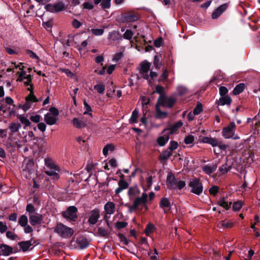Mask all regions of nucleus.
Instances as JSON below:
<instances>
[{
  "label": "nucleus",
  "instance_id": "nucleus-60",
  "mask_svg": "<svg viewBox=\"0 0 260 260\" xmlns=\"http://www.w3.org/2000/svg\"><path fill=\"white\" fill-rule=\"evenodd\" d=\"M178 147V143L176 141H172L170 142V146L168 148L172 152L173 150H176Z\"/></svg>",
  "mask_w": 260,
  "mask_h": 260
},
{
  "label": "nucleus",
  "instance_id": "nucleus-56",
  "mask_svg": "<svg viewBox=\"0 0 260 260\" xmlns=\"http://www.w3.org/2000/svg\"><path fill=\"white\" fill-rule=\"evenodd\" d=\"M203 111L202 105L198 103L193 110V113L195 115L199 114Z\"/></svg>",
  "mask_w": 260,
  "mask_h": 260
},
{
  "label": "nucleus",
  "instance_id": "nucleus-24",
  "mask_svg": "<svg viewBox=\"0 0 260 260\" xmlns=\"http://www.w3.org/2000/svg\"><path fill=\"white\" fill-rule=\"evenodd\" d=\"M22 64V63H20L18 64H15V67L16 69L19 68V69L21 70L20 72H18L17 74H18L19 76L17 79V81L19 82H22L23 80L26 79V76L27 75H26V72L23 70V67H21L20 65Z\"/></svg>",
  "mask_w": 260,
  "mask_h": 260
},
{
  "label": "nucleus",
  "instance_id": "nucleus-40",
  "mask_svg": "<svg viewBox=\"0 0 260 260\" xmlns=\"http://www.w3.org/2000/svg\"><path fill=\"white\" fill-rule=\"evenodd\" d=\"M245 88V84L244 83H240L236 86L234 88L233 93L234 95H238L241 93Z\"/></svg>",
  "mask_w": 260,
  "mask_h": 260
},
{
  "label": "nucleus",
  "instance_id": "nucleus-49",
  "mask_svg": "<svg viewBox=\"0 0 260 260\" xmlns=\"http://www.w3.org/2000/svg\"><path fill=\"white\" fill-rule=\"evenodd\" d=\"M94 89L100 94L104 93L105 90V86L103 84H98L94 86Z\"/></svg>",
  "mask_w": 260,
  "mask_h": 260
},
{
  "label": "nucleus",
  "instance_id": "nucleus-16",
  "mask_svg": "<svg viewBox=\"0 0 260 260\" xmlns=\"http://www.w3.org/2000/svg\"><path fill=\"white\" fill-rule=\"evenodd\" d=\"M168 130V128L164 129L162 132V134H164V135L162 136H159L157 139V142L159 146H165L169 141L170 139V136L169 135V133H167Z\"/></svg>",
  "mask_w": 260,
  "mask_h": 260
},
{
  "label": "nucleus",
  "instance_id": "nucleus-1",
  "mask_svg": "<svg viewBox=\"0 0 260 260\" xmlns=\"http://www.w3.org/2000/svg\"><path fill=\"white\" fill-rule=\"evenodd\" d=\"M147 199V194L143 192L141 197L134 199L133 204L128 206L129 211L131 213L136 211L141 212L143 208H145V210H147L148 206L146 205Z\"/></svg>",
  "mask_w": 260,
  "mask_h": 260
},
{
  "label": "nucleus",
  "instance_id": "nucleus-9",
  "mask_svg": "<svg viewBox=\"0 0 260 260\" xmlns=\"http://www.w3.org/2000/svg\"><path fill=\"white\" fill-rule=\"evenodd\" d=\"M46 11L52 13H57L64 10L66 6L62 2H59L54 4H47L45 6Z\"/></svg>",
  "mask_w": 260,
  "mask_h": 260
},
{
  "label": "nucleus",
  "instance_id": "nucleus-48",
  "mask_svg": "<svg viewBox=\"0 0 260 260\" xmlns=\"http://www.w3.org/2000/svg\"><path fill=\"white\" fill-rule=\"evenodd\" d=\"M230 166H229L226 164L222 165L219 168L218 171L222 175L226 173L230 170Z\"/></svg>",
  "mask_w": 260,
  "mask_h": 260
},
{
  "label": "nucleus",
  "instance_id": "nucleus-22",
  "mask_svg": "<svg viewBox=\"0 0 260 260\" xmlns=\"http://www.w3.org/2000/svg\"><path fill=\"white\" fill-rule=\"evenodd\" d=\"M13 252V248L6 244H2L0 246V254L4 256H8Z\"/></svg>",
  "mask_w": 260,
  "mask_h": 260
},
{
  "label": "nucleus",
  "instance_id": "nucleus-23",
  "mask_svg": "<svg viewBox=\"0 0 260 260\" xmlns=\"http://www.w3.org/2000/svg\"><path fill=\"white\" fill-rule=\"evenodd\" d=\"M108 39L109 42H115L121 39L120 32L117 30H113L109 32Z\"/></svg>",
  "mask_w": 260,
  "mask_h": 260
},
{
  "label": "nucleus",
  "instance_id": "nucleus-2",
  "mask_svg": "<svg viewBox=\"0 0 260 260\" xmlns=\"http://www.w3.org/2000/svg\"><path fill=\"white\" fill-rule=\"evenodd\" d=\"M54 233L63 238L71 237L74 234V230L61 223H57L54 229Z\"/></svg>",
  "mask_w": 260,
  "mask_h": 260
},
{
  "label": "nucleus",
  "instance_id": "nucleus-46",
  "mask_svg": "<svg viewBox=\"0 0 260 260\" xmlns=\"http://www.w3.org/2000/svg\"><path fill=\"white\" fill-rule=\"evenodd\" d=\"M18 223L22 227L28 224V218L26 215H22L18 219Z\"/></svg>",
  "mask_w": 260,
  "mask_h": 260
},
{
  "label": "nucleus",
  "instance_id": "nucleus-57",
  "mask_svg": "<svg viewBox=\"0 0 260 260\" xmlns=\"http://www.w3.org/2000/svg\"><path fill=\"white\" fill-rule=\"evenodd\" d=\"M84 108L85 109L86 111L83 113L84 115L86 114H89L90 116L92 115L91 112V108L90 106L87 103V102L84 101Z\"/></svg>",
  "mask_w": 260,
  "mask_h": 260
},
{
  "label": "nucleus",
  "instance_id": "nucleus-25",
  "mask_svg": "<svg viewBox=\"0 0 260 260\" xmlns=\"http://www.w3.org/2000/svg\"><path fill=\"white\" fill-rule=\"evenodd\" d=\"M94 4L96 5L100 4L103 10L109 9L111 7V0H94Z\"/></svg>",
  "mask_w": 260,
  "mask_h": 260
},
{
  "label": "nucleus",
  "instance_id": "nucleus-12",
  "mask_svg": "<svg viewBox=\"0 0 260 260\" xmlns=\"http://www.w3.org/2000/svg\"><path fill=\"white\" fill-rule=\"evenodd\" d=\"M88 223L90 225L96 224L99 219L100 218V211L98 209H94L91 210L88 214Z\"/></svg>",
  "mask_w": 260,
  "mask_h": 260
},
{
  "label": "nucleus",
  "instance_id": "nucleus-64",
  "mask_svg": "<svg viewBox=\"0 0 260 260\" xmlns=\"http://www.w3.org/2000/svg\"><path fill=\"white\" fill-rule=\"evenodd\" d=\"M194 140V137L192 135H188L184 139V143L186 144L192 143Z\"/></svg>",
  "mask_w": 260,
  "mask_h": 260
},
{
  "label": "nucleus",
  "instance_id": "nucleus-32",
  "mask_svg": "<svg viewBox=\"0 0 260 260\" xmlns=\"http://www.w3.org/2000/svg\"><path fill=\"white\" fill-rule=\"evenodd\" d=\"M217 204L227 210L230 208L232 203L229 202L225 198L223 197L218 201Z\"/></svg>",
  "mask_w": 260,
  "mask_h": 260
},
{
  "label": "nucleus",
  "instance_id": "nucleus-29",
  "mask_svg": "<svg viewBox=\"0 0 260 260\" xmlns=\"http://www.w3.org/2000/svg\"><path fill=\"white\" fill-rule=\"evenodd\" d=\"M219 140L216 138L205 137L202 139V142L204 143H207L211 145L213 147H215L219 145Z\"/></svg>",
  "mask_w": 260,
  "mask_h": 260
},
{
  "label": "nucleus",
  "instance_id": "nucleus-45",
  "mask_svg": "<svg viewBox=\"0 0 260 260\" xmlns=\"http://www.w3.org/2000/svg\"><path fill=\"white\" fill-rule=\"evenodd\" d=\"M21 124L18 122H13L10 124L9 129L12 133H16L21 128Z\"/></svg>",
  "mask_w": 260,
  "mask_h": 260
},
{
  "label": "nucleus",
  "instance_id": "nucleus-59",
  "mask_svg": "<svg viewBox=\"0 0 260 260\" xmlns=\"http://www.w3.org/2000/svg\"><path fill=\"white\" fill-rule=\"evenodd\" d=\"M153 63L156 69H159L161 66V63L160 62L159 57L158 55H155L154 58Z\"/></svg>",
  "mask_w": 260,
  "mask_h": 260
},
{
  "label": "nucleus",
  "instance_id": "nucleus-62",
  "mask_svg": "<svg viewBox=\"0 0 260 260\" xmlns=\"http://www.w3.org/2000/svg\"><path fill=\"white\" fill-rule=\"evenodd\" d=\"M26 53L32 59H36L37 60L39 59V57L36 53H35L34 52H32L31 50H26Z\"/></svg>",
  "mask_w": 260,
  "mask_h": 260
},
{
  "label": "nucleus",
  "instance_id": "nucleus-4",
  "mask_svg": "<svg viewBox=\"0 0 260 260\" xmlns=\"http://www.w3.org/2000/svg\"><path fill=\"white\" fill-rule=\"evenodd\" d=\"M186 185L185 182L182 180H177L174 176L170 175L167 178V185L169 189H182Z\"/></svg>",
  "mask_w": 260,
  "mask_h": 260
},
{
  "label": "nucleus",
  "instance_id": "nucleus-44",
  "mask_svg": "<svg viewBox=\"0 0 260 260\" xmlns=\"http://www.w3.org/2000/svg\"><path fill=\"white\" fill-rule=\"evenodd\" d=\"M114 150V146L112 144L106 145L103 149V154L106 156L108 154L109 151L112 152Z\"/></svg>",
  "mask_w": 260,
  "mask_h": 260
},
{
  "label": "nucleus",
  "instance_id": "nucleus-54",
  "mask_svg": "<svg viewBox=\"0 0 260 260\" xmlns=\"http://www.w3.org/2000/svg\"><path fill=\"white\" fill-rule=\"evenodd\" d=\"M31 107V103L25 101V103L23 104H20L19 108L22 109L24 112L27 111Z\"/></svg>",
  "mask_w": 260,
  "mask_h": 260
},
{
  "label": "nucleus",
  "instance_id": "nucleus-41",
  "mask_svg": "<svg viewBox=\"0 0 260 260\" xmlns=\"http://www.w3.org/2000/svg\"><path fill=\"white\" fill-rule=\"evenodd\" d=\"M97 233L101 237H107L109 235L110 232L107 229L100 226L98 228Z\"/></svg>",
  "mask_w": 260,
  "mask_h": 260
},
{
  "label": "nucleus",
  "instance_id": "nucleus-6",
  "mask_svg": "<svg viewBox=\"0 0 260 260\" xmlns=\"http://www.w3.org/2000/svg\"><path fill=\"white\" fill-rule=\"evenodd\" d=\"M188 186L191 188L190 191L193 193L200 195L203 192V184L198 178H195L191 179Z\"/></svg>",
  "mask_w": 260,
  "mask_h": 260
},
{
  "label": "nucleus",
  "instance_id": "nucleus-47",
  "mask_svg": "<svg viewBox=\"0 0 260 260\" xmlns=\"http://www.w3.org/2000/svg\"><path fill=\"white\" fill-rule=\"evenodd\" d=\"M243 206V202L241 201L235 202L233 205V210L235 211H239Z\"/></svg>",
  "mask_w": 260,
  "mask_h": 260
},
{
  "label": "nucleus",
  "instance_id": "nucleus-42",
  "mask_svg": "<svg viewBox=\"0 0 260 260\" xmlns=\"http://www.w3.org/2000/svg\"><path fill=\"white\" fill-rule=\"evenodd\" d=\"M25 101L31 103V104L33 103H36L39 101V100L37 98V97L34 94V92H31V93H29V94L25 97Z\"/></svg>",
  "mask_w": 260,
  "mask_h": 260
},
{
  "label": "nucleus",
  "instance_id": "nucleus-19",
  "mask_svg": "<svg viewBox=\"0 0 260 260\" xmlns=\"http://www.w3.org/2000/svg\"><path fill=\"white\" fill-rule=\"evenodd\" d=\"M183 125V122L181 121H178L176 123H175L173 125L171 126L170 127H168V130L167 131V133H169V135L170 134H177L179 132V128Z\"/></svg>",
  "mask_w": 260,
  "mask_h": 260
},
{
  "label": "nucleus",
  "instance_id": "nucleus-18",
  "mask_svg": "<svg viewBox=\"0 0 260 260\" xmlns=\"http://www.w3.org/2000/svg\"><path fill=\"white\" fill-rule=\"evenodd\" d=\"M140 190L137 186L129 187L127 192L128 196L131 200L140 197Z\"/></svg>",
  "mask_w": 260,
  "mask_h": 260
},
{
  "label": "nucleus",
  "instance_id": "nucleus-13",
  "mask_svg": "<svg viewBox=\"0 0 260 260\" xmlns=\"http://www.w3.org/2000/svg\"><path fill=\"white\" fill-rule=\"evenodd\" d=\"M140 72L142 75L145 79L149 80V76L148 74L150 70L151 64L147 61H144L140 64Z\"/></svg>",
  "mask_w": 260,
  "mask_h": 260
},
{
  "label": "nucleus",
  "instance_id": "nucleus-26",
  "mask_svg": "<svg viewBox=\"0 0 260 260\" xmlns=\"http://www.w3.org/2000/svg\"><path fill=\"white\" fill-rule=\"evenodd\" d=\"M115 209V204L112 202H108L104 205V210L107 215L114 213Z\"/></svg>",
  "mask_w": 260,
  "mask_h": 260
},
{
  "label": "nucleus",
  "instance_id": "nucleus-52",
  "mask_svg": "<svg viewBox=\"0 0 260 260\" xmlns=\"http://www.w3.org/2000/svg\"><path fill=\"white\" fill-rule=\"evenodd\" d=\"M155 227L152 223H149L145 228V233L146 235L148 236L150 233L153 232Z\"/></svg>",
  "mask_w": 260,
  "mask_h": 260
},
{
  "label": "nucleus",
  "instance_id": "nucleus-50",
  "mask_svg": "<svg viewBox=\"0 0 260 260\" xmlns=\"http://www.w3.org/2000/svg\"><path fill=\"white\" fill-rule=\"evenodd\" d=\"M26 211L28 213V216L30 215L34 214L35 213V208L31 204H28L26 207Z\"/></svg>",
  "mask_w": 260,
  "mask_h": 260
},
{
  "label": "nucleus",
  "instance_id": "nucleus-55",
  "mask_svg": "<svg viewBox=\"0 0 260 260\" xmlns=\"http://www.w3.org/2000/svg\"><path fill=\"white\" fill-rule=\"evenodd\" d=\"M123 57V52L122 51H119L116 52L114 57H113L112 61L118 62Z\"/></svg>",
  "mask_w": 260,
  "mask_h": 260
},
{
  "label": "nucleus",
  "instance_id": "nucleus-58",
  "mask_svg": "<svg viewBox=\"0 0 260 260\" xmlns=\"http://www.w3.org/2000/svg\"><path fill=\"white\" fill-rule=\"evenodd\" d=\"M82 7L84 9L92 10L94 8V5L91 2H86L83 3Z\"/></svg>",
  "mask_w": 260,
  "mask_h": 260
},
{
  "label": "nucleus",
  "instance_id": "nucleus-31",
  "mask_svg": "<svg viewBox=\"0 0 260 260\" xmlns=\"http://www.w3.org/2000/svg\"><path fill=\"white\" fill-rule=\"evenodd\" d=\"M76 243L79 247L81 249L86 248L89 245V243L86 238L80 237L77 239Z\"/></svg>",
  "mask_w": 260,
  "mask_h": 260
},
{
  "label": "nucleus",
  "instance_id": "nucleus-43",
  "mask_svg": "<svg viewBox=\"0 0 260 260\" xmlns=\"http://www.w3.org/2000/svg\"><path fill=\"white\" fill-rule=\"evenodd\" d=\"M60 171V169L59 170H56L55 169H50L48 170H46L45 171V173L50 176H52L55 179H57L59 177V175L58 172Z\"/></svg>",
  "mask_w": 260,
  "mask_h": 260
},
{
  "label": "nucleus",
  "instance_id": "nucleus-37",
  "mask_svg": "<svg viewBox=\"0 0 260 260\" xmlns=\"http://www.w3.org/2000/svg\"><path fill=\"white\" fill-rule=\"evenodd\" d=\"M18 245L23 252H25L27 251L30 248V247L31 246V241H22L18 243Z\"/></svg>",
  "mask_w": 260,
  "mask_h": 260
},
{
  "label": "nucleus",
  "instance_id": "nucleus-14",
  "mask_svg": "<svg viewBox=\"0 0 260 260\" xmlns=\"http://www.w3.org/2000/svg\"><path fill=\"white\" fill-rule=\"evenodd\" d=\"M43 219V215L38 213H35L32 215L31 214L29 216V223L32 226L41 224Z\"/></svg>",
  "mask_w": 260,
  "mask_h": 260
},
{
  "label": "nucleus",
  "instance_id": "nucleus-36",
  "mask_svg": "<svg viewBox=\"0 0 260 260\" xmlns=\"http://www.w3.org/2000/svg\"><path fill=\"white\" fill-rule=\"evenodd\" d=\"M231 102V98L228 95H224L220 97L218 101V105L220 106L224 105H230Z\"/></svg>",
  "mask_w": 260,
  "mask_h": 260
},
{
  "label": "nucleus",
  "instance_id": "nucleus-53",
  "mask_svg": "<svg viewBox=\"0 0 260 260\" xmlns=\"http://www.w3.org/2000/svg\"><path fill=\"white\" fill-rule=\"evenodd\" d=\"M91 32L94 36H100L104 34V29L102 28H92Z\"/></svg>",
  "mask_w": 260,
  "mask_h": 260
},
{
  "label": "nucleus",
  "instance_id": "nucleus-20",
  "mask_svg": "<svg viewBox=\"0 0 260 260\" xmlns=\"http://www.w3.org/2000/svg\"><path fill=\"white\" fill-rule=\"evenodd\" d=\"M118 187L115 189V196L118 195L123 190L128 187V183L123 179H120L118 182Z\"/></svg>",
  "mask_w": 260,
  "mask_h": 260
},
{
  "label": "nucleus",
  "instance_id": "nucleus-51",
  "mask_svg": "<svg viewBox=\"0 0 260 260\" xmlns=\"http://www.w3.org/2000/svg\"><path fill=\"white\" fill-rule=\"evenodd\" d=\"M134 36V33L131 29H126L125 32L123 35L124 39L128 40H130L132 39Z\"/></svg>",
  "mask_w": 260,
  "mask_h": 260
},
{
  "label": "nucleus",
  "instance_id": "nucleus-34",
  "mask_svg": "<svg viewBox=\"0 0 260 260\" xmlns=\"http://www.w3.org/2000/svg\"><path fill=\"white\" fill-rule=\"evenodd\" d=\"M45 165L50 169H55L59 170V167L57 166L54 161L49 158H45Z\"/></svg>",
  "mask_w": 260,
  "mask_h": 260
},
{
  "label": "nucleus",
  "instance_id": "nucleus-8",
  "mask_svg": "<svg viewBox=\"0 0 260 260\" xmlns=\"http://www.w3.org/2000/svg\"><path fill=\"white\" fill-rule=\"evenodd\" d=\"M176 102V99L172 96H166L161 95L159 96L157 104L166 108H172Z\"/></svg>",
  "mask_w": 260,
  "mask_h": 260
},
{
  "label": "nucleus",
  "instance_id": "nucleus-10",
  "mask_svg": "<svg viewBox=\"0 0 260 260\" xmlns=\"http://www.w3.org/2000/svg\"><path fill=\"white\" fill-rule=\"evenodd\" d=\"M123 20L126 23L136 22L141 18L140 14L136 11H129L123 15Z\"/></svg>",
  "mask_w": 260,
  "mask_h": 260
},
{
  "label": "nucleus",
  "instance_id": "nucleus-7",
  "mask_svg": "<svg viewBox=\"0 0 260 260\" xmlns=\"http://www.w3.org/2000/svg\"><path fill=\"white\" fill-rule=\"evenodd\" d=\"M152 172L147 171L143 173L141 178V183L144 190L149 189L152 184Z\"/></svg>",
  "mask_w": 260,
  "mask_h": 260
},
{
  "label": "nucleus",
  "instance_id": "nucleus-35",
  "mask_svg": "<svg viewBox=\"0 0 260 260\" xmlns=\"http://www.w3.org/2000/svg\"><path fill=\"white\" fill-rule=\"evenodd\" d=\"M172 155V152L168 148L162 152L161 154L159 155V159L161 161L167 160Z\"/></svg>",
  "mask_w": 260,
  "mask_h": 260
},
{
  "label": "nucleus",
  "instance_id": "nucleus-30",
  "mask_svg": "<svg viewBox=\"0 0 260 260\" xmlns=\"http://www.w3.org/2000/svg\"><path fill=\"white\" fill-rule=\"evenodd\" d=\"M17 118L24 125V129H26L27 127L29 126L31 124L29 120L25 114L17 115Z\"/></svg>",
  "mask_w": 260,
  "mask_h": 260
},
{
  "label": "nucleus",
  "instance_id": "nucleus-28",
  "mask_svg": "<svg viewBox=\"0 0 260 260\" xmlns=\"http://www.w3.org/2000/svg\"><path fill=\"white\" fill-rule=\"evenodd\" d=\"M72 123L77 128H82L86 126V122L82 118H74L72 120Z\"/></svg>",
  "mask_w": 260,
  "mask_h": 260
},
{
  "label": "nucleus",
  "instance_id": "nucleus-17",
  "mask_svg": "<svg viewBox=\"0 0 260 260\" xmlns=\"http://www.w3.org/2000/svg\"><path fill=\"white\" fill-rule=\"evenodd\" d=\"M228 4H223L217 8L213 12L212 14V18L214 19H217L228 8Z\"/></svg>",
  "mask_w": 260,
  "mask_h": 260
},
{
  "label": "nucleus",
  "instance_id": "nucleus-33",
  "mask_svg": "<svg viewBox=\"0 0 260 260\" xmlns=\"http://www.w3.org/2000/svg\"><path fill=\"white\" fill-rule=\"evenodd\" d=\"M160 106L156 104V117L157 118L164 119L167 117L168 113L166 111H162L160 109Z\"/></svg>",
  "mask_w": 260,
  "mask_h": 260
},
{
  "label": "nucleus",
  "instance_id": "nucleus-39",
  "mask_svg": "<svg viewBox=\"0 0 260 260\" xmlns=\"http://www.w3.org/2000/svg\"><path fill=\"white\" fill-rule=\"evenodd\" d=\"M218 226L223 229L231 228L233 226V223L229 220H224L220 221L218 225Z\"/></svg>",
  "mask_w": 260,
  "mask_h": 260
},
{
  "label": "nucleus",
  "instance_id": "nucleus-61",
  "mask_svg": "<svg viewBox=\"0 0 260 260\" xmlns=\"http://www.w3.org/2000/svg\"><path fill=\"white\" fill-rule=\"evenodd\" d=\"M127 223L125 221H117L116 222L115 226L118 229H121L126 227Z\"/></svg>",
  "mask_w": 260,
  "mask_h": 260
},
{
  "label": "nucleus",
  "instance_id": "nucleus-38",
  "mask_svg": "<svg viewBox=\"0 0 260 260\" xmlns=\"http://www.w3.org/2000/svg\"><path fill=\"white\" fill-rule=\"evenodd\" d=\"M139 116V111L135 109L132 112L131 118L129 119V122L131 124L137 123Z\"/></svg>",
  "mask_w": 260,
  "mask_h": 260
},
{
  "label": "nucleus",
  "instance_id": "nucleus-15",
  "mask_svg": "<svg viewBox=\"0 0 260 260\" xmlns=\"http://www.w3.org/2000/svg\"><path fill=\"white\" fill-rule=\"evenodd\" d=\"M159 207L163 209L165 213L169 212L171 208V203L170 200L166 197L161 199L159 202Z\"/></svg>",
  "mask_w": 260,
  "mask_h": 260
},
{
  "label": "nucleus",
  "instance_id": "nucleus-27",
  "mask_svg": "<svg viewBox=\"0 0 260 260\" xmlns=\"http://www.w3.org/2000/svg\"><path fill=\"white\" fill-rule=\"evenodd\" d=\"M44 120L48 125L55 124L57 120V117L50 113H47L44 116Z\"/></svg>",
  "mask_w": 260,
  "mask_h": 260
},
{
  "label": "nucleus",
  "instance_id": "nucleus-63",
  "mask_svg": "<svg viewBox=\"0 0 260 260\" xmlns=\"http://www.w3.org/2000/svg\"><path fill=\"white\" fill-rule=\"evenodd\" d=\"M218 191L219 187L215 185L212 186L209 190V193L214 196L218 192Z\"/></svg>",
  "mask_w": 260,
  "mask_h": 260
},
{
  "label": "nucleus",
  "instance_id": "nucleus-21",
  "mask_svg": "<svg viewBox=\"0 0 260 260\" xmlns=\"http://www.w3.org/2000/svg\"><path fill=\"white\" fill-rule=\"evenodd\" d=\"M217 167L215 164H207L202 167V170L206 174L210 175L216 171Z\"/></svg>",
  "mask_w": 260,
  "mask_h": 260
},
{
  "label": "nucleus",
  "instance_id": "nucleus-5",
  "mask_svg": "<svg viewBox=\"0 0 260 260\" xmlns=\"http://www.w3.org/2000/svg\"><path fill=\"white\" fill-rule=\"evenodd\" d=\"M22 168V174L26 178H31L32 174L35 173L34 162L31 159L24 161Z\"/></svg>",
  "mask_w": 260,
  "mask_h": 260
},
{
  "label": "nucleus",
  "instance_id": "nucleus-11",
  "mask_svg": "<svg viewBox=\"0 0 260 260\" xmlns=\"http://www.w3.org/2000/svg\"><path fill=\"white\" fill-rule=\"evenodd\" d=\"M77 208L75 206H70L67 210L62 214V216L65 218L72 221H75L77 218Z\"/></svg>",
  "mask_w": 260,
  "mask_h": 260
},
{
  "label": "nucleus",
  "instance_id": "nucleus-3",
  "mask_svg": "<svg viewBox=\"0 0 260 260\" xmlns=\"http://www.w3.org/2000/svg\"><path fill=\"white\" fill-rule=\"evenodd\" d=\"M236 127V124L234 122H230L228 125L222 129V136L225 139H239V136L237 134H235Z\"/></svg>",
  "mask_w": 260,
  "mask_h": 260
}]
</instances>
